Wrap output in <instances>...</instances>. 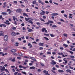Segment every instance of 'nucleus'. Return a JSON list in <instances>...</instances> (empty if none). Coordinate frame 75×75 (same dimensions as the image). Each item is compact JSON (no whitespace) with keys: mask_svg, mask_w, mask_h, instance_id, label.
Instances as JSON below:
<instances>
[{"mask_svg":"<svg viewBox=\"0 0 75 75\" xmlns=\"http://www.w3.org/2000/svg\"><path fill=\"white\" fill-rule=\"evenodd\" d=\"M16 13H21L22 11V9L20 8H18L16 10Z\"/></svg>","mask_w":75,"mask_h":75,"instance_id":"obj_1","label":"nucleus"},{"mask_svg":"<svg viewBox=\"0 0 75 75\" xmlns=\"http://www.w3.org/2000/svg\"><path fill=\"white\" fill-rule=\"evenodd\" d=\"M54 22L52 21H48V22L46 23H44L45 24H47V25H49V24H50V23H53Z\"/></svg>","mask_w":75,"mask_h":75,"instance_id":"obj_2","label":"nucleus"},{"mask_svg":"<svg viewBox=\"0 0 75 75\" xmlns=\"http://www.w3.org/2000/svg\"><path fill=\"white\" fill-rule=\"evenodd\" d=\"M52 69V70H51V71H52V72H53V73H54V74H57L55 71H54L56 70V68H55L53 67Z\"/></svg>","mask_w":75,"mask_h":75,"instance_id":"obj_3","label":"nucleus"},{"mask_svg":"<svg viewBox=\"0 0 75 75\" xmlns=\"http://www.w3.org/2000/svg\"><path fill=\"white\" fill-rule=\"evenodd\" d=\"M41 11L42 12H41V13H40V15H44V14L45 13V12L42 10H41Z\"/></svg>","mask_w":75,"mask_h":75,"instance_id":"obj_4","label":"nucleus"},{"mask_svg":"<svg viewBox=\"0 0 75 75\" xmlns=\"http://www.w3.org/2000/svg\"><path fill=\"white\" fill-rule=\"evenodd\" d=\"M4 23L7 25H9V24H10V23H9V21L8 20L6 21V22H4Z\"/></svg>","mask_w":75,"mask_h":75,"instance_id":"obj_5","label":"nucleus"},{"mask_svg":"<svg viewBox=\"0 0 75 75\" xmlns=\"http://www.w3.org/2000/svg\"><path fill=\"white\" fill-rule=\"evenodd\" d=\"M13 20L14 21V24H15V25H17V22H16V21H16V19H15V18H16V17L15 16H13Z\"/></svg>","mask_w":75,"mask_h":75,"instance_id":"obj_6","label":"nucleus"},{"mask_svg":"<svg viewBox=\"0 0 75 75\" xmlns=\"http://www.w3.org/2000/svg\"><path fill=\"white\" fill-rule=\"evenodd\" d=\"M11 35L12 36H13L14 37L16 36V32H13L11 33Z\"/></svg>","mask_w":75,"mask_h":75,"instance_id":"obj_7","label":"nucleus"},{"mask_svg":"<svg viewBox=\"0 0 75 75\" xmlns=\"http://www.w3.org/2000/svg\"><path fill=\"white\" fill-rule=\"evenodd\" d=\"M4 39L5 41H7L8 40V36L7 35H6L4 37Z\"/></svg>","mask_w":75,"mask_h":75,"instance_id":"obj_8","label":"nucleus"},{"mask_svg":"<svg viewBox=\"0 0 75 75\" xmlns=\"http://www.w3.org/2000/svg\"><path fill=\"white\" fill-rule=\"evenodd\" d=\"M1 14H2L3 16H8V14L7 12H2L1 13Z\"/></svg>","mask_w":75,"mask_h":75,"instance_id":"obj_9","label":"nucleus"},{"mask_svg":"<svg viewBox=\"0 0 75 75\" xmlns=\"http://www.w3.org/2000/svg\"><path fill=\"white\" fill-rule=\"evenodd\" d=\"M58 55H62V56L63 57H65V55H64V54H63V53H62V52H61V53H58Z\"/></svg>","mask_w":75,"mask_h":75,"instance_id":"obj_10","label":"nucleus"},{"mask_svg":"<svg viewBox=\"0 0 75 75\" xmlns=\"http://www.w3.org/2000/svg\"><path fill=\"white\" fill-rule=\"evenodd\" d=\"M58 14L57 13H53L51 14V16H58Z\"/></svg>","mask_w":75,"mask_h":75,"instance_id":"obj_11","label":"nucleus"},{"mask_svg":"<svg viewBox=\"0 0 75 75\" xmlns=\"http://www.w3.org/2000/svg\"><path fill=\"white\" fill-rule=\"evenodd\" d=\"M51 64L52 65H55V64H56V62H54V60H53L51 63Z\"/></svg>","mask_w":75,"mask_h":75,"instance_id":"obj_12","label":"nucleus"},{"mask_svg":"<svg viewBox=\"0 0 75 75\" xmlns=\"http://www.w3.org/2000/svg\"><path fill=\"white\" fill-rule=\"evenodd\" d=\"M6 3H7L6 2H5L4 3V6H3V8H5L6 6H7V4H6Z\"/></svg>","mask_w":75,"mask_h":75,"instance_id":"obj_13","label":"nucleus"},{"mask_svg":"<svg viewBox=\"0 0 75 75\" xmlns=\"http://www.w3.org/2000/svg\"><path fill=\"white\" fill-rule=\"evenodd\" d=\"M38 1L39 3H40V4H42V5H44V4L43 2H42V1H41V0H39Z\"/></svg>","mask_w":75,"mask_h":75,"instance_id":"obj_14","label":"nucleus"},{"mask_svg":"<svg viewBox=\"0 0 75 75\" xmlns=\"http://www.w3.org/2000/svg\"><path fill=\"white\" fill-rule=\"evenodd\" d=\"M66 71L67 72H69V73H70V74H71V73H72V72H71V70L69 69H67L66 70Z\"/></svg>","mask_w":75,"mask_h":75,"instance_id":"obj_15","label":"nucleus"},{"mask_svg":"<svg viewBox=\"0 0 75 75\" xmlns=\"http://www.w3.org/2000/svg\"><path fill=\"white\" fill-rule=\"evenodd\" d=\"M23 16H25L26 17H28V15L26 14L25 13H23Z\"/></svg>","mask_w":75,"mask_h":75,"instance_id":"obj_16","label":"nucleus"},{"mask_svg":"<svg viewBox=\"0 0 75 75\" xmlns=\"http://www.w3.org/2000/svg\"><path fill=\"white\" fill-rule=\"evenodd\" d=\"M4 34V32L3 31L0 32V36H1L2 35H3Z\"/></svg>","mask_w":75,"mask_h":75,"instance_id":"obj_17","label":"nucleus"},{"mask_svg":"<svg viewBox=\"0 0 75 75\" xmlns=\"http://www.w3.org/2000/svg\"><path fill=\"white\" fill-rule=\"evenodd\" d=\"M39 45L41 46V47H43V45H44V43H40L39 44Z\"/></svg>","mask_w":75,"mask_h":75,"instance_id":"obj_18","label":"nucleus"},{"mask_svg":"<svg viewBox=\"0 0 75 75\" xmlns=\"http://www.w3.org/2000/svg\"><path fill=\"white\" fill-rule=\"evenodd\" d=\"M5 67H4V66L3 67L2 69H0L1 71H5Z\"/></svg>","mask_w":75,"mask_h":75,"instance_id":"obj_19","label":"nucleus"},{"mask_svg":"<svg viewBox=\"0 0 75 75\" xmlns=\"http://www.w3.org/2000/svg\"><path fill=\"white\" fill-rule=\"evenodd\" d=\"M28 22L29 23H31L32 24H33V22L31 20H29L28 21Z\"/></svg>","mask_w":75,"mask_h":75,"instance_id":"obj_20","label":"nucleus"},{"mask_svg":"<svg viewBox=\"0 0 75 75\" xmlns=\"http://www.w3.org/2000/svg\"><path fill=\"white\" fill-rule=\"evenodd\" d=\"M35 67H34V66H33L32 67H30V69H35Z\"/></svg>","mask_w":75,"mask_h":75,"instance_id":"obj_21","label":"nucleus"},{"mask_svg":"<svg viewBox=\"0 0 75 75\" xmlns=\"http://www.w3.org/2000/svg\"><path fill=\"white\" fill-rule=\"evenodd\" d=\"M58 71L59 72H61L62 73L64 72V71L62 70H58Z\"/></svg>","mask_w":75,"mask_h":75,"instance_id":"obj_22","label":"nucleus"},{"mask_svg":"<svg viewBox=\"0 0 75 75\" xmlns=\"http://www.w3.org/2000/svg\"><path fill=\"white\" fill-rule=\"evenodd\" d=\"M33 31V29H30V28H29L28 29V32H32V31Z\"/></svg>","mask_w":75,"mask_h":75,"instance_id":"obj_23","label":"nucleus"},{"mask_svg":"<svg viewBox=\"0 0 75 75\" xmlns=\"http://www.w3.org/2000/svg\"><path fill=\"white\" fill-rule=\"evenodd\" d=\"M36 1H37V0H35L34 1H33V4H36Z\"/></svg>","mask_w":75,"mask_h":75,"instance_id":"obj_24","label":"nucleus"},{"mask_svg":"<svg viewBox=\"0 0 75 75\" xmlns=\"http://www.w3.org/2000/svg\"><path fill=\"white\" fill-rule=\"evenodd\" d=\"M11 61H12V62H15L16 61V59H15V57H14L13 59H12Z\"/></svg>","mask_w":75,"mask_h":75,"instance_id":"obj_25","label":"nucleus"},{"mask_svg":"<svg viewBox=\"0 0 75 75\" xmlns=\"http://www.w3.org/2000/svg\"><path fill=\"white\" fill-rule=\"evenodd\" d=\"M64 36V37H68V35L66 33H64L63 34Z\"/></svg>","mask_w":75,"mask_h":75,"instance_id":"obj_26","label":"nucleus"},{"mask_svg":"<svg viewBox=\"0 0 75 75\" xmlns=\"http://www.w3.org/2000/svg\"><path fill=\"white\" fill-rule=\"evenodd\" d=\"M46 28H42V32H44L45 31V29Z\"/></svg>","mask_w":75,"mask_h":75,"instance_id":"obj_27","label":"nucleus"},{"mask_svg":"<svg viewBox=\"0 0 75 75\" xmlns=\"http://www.w3.org/2000/svg\"><path fill=\"white\" fill-rule=\"evenodd\" d=\"M40 20L41 21H43L44 22H45V21L44 20V19H42L41 18H39Z\"/></svg>","mask_w":75,"mask_h":75,"instance_id":"obj_28","label":"nucleus"},{"mask_svg":"<svg viewBox=\"0 0 75 75\" xmlns=\"http://www.w3.org/2000/svg\"><path fill=\"white\" fill-rule=\"evenodd\" d=\"M69 67L70 69H73V70L75 71V67L74 68V69H73V67H71V66H69Z\"/></svg>","mask_w":75,"mask_h":75,"instance_id":"obj_29","label":"nucleus"},{"mask_svg":"<svg viewBox=\"0 0 75 75\" xmlns=\"http://www.w3.org/2000/svg\"><path fill=\"white\" fill-rule=\"evenodd\" d=\"M18 54H19V56H20V57L21 56H23V54L21 53H18Z\"/></svg>","mask_w":75,"mask_h":75,"instance_id":"obj_30","label":"nucleus"},{"mask_svg":"<svg viewBox=\"0 0 75 75\" xmlns=\"http://www.w3.org/2000/svg\"><path fill=\"white\" fill-rule=\"evenodd\" d=\"M50 35L51 37H55V35L52 34H50Z\"/></svg>","mask_w":75,"mask_h":75,"instance_id":"obj_31","label":"nucleus"},{"mask_svg":"<svg viewBox=\"0 0 75 75\" xmlns=\"http://www.w3.org/2000/svg\"><path fill=\"white\" fill-rule=\"evenodd\" d=\"M44 38L46 40H47V41H48L49 40V39L48 38H47L46 37H44Z\"/></svg>","mask_w":75,"mask_h":75,"instance_id":"obj_32","label":"nucleus"},{"mask_svg":"<svg viewBox=\"0 0 75 75\" xmlns=\"http://www.w3.org/2000/svg\"><path fill=\"white\" fill-rule=\"evenodd\" d=\"M44 35H46V36H49V35H50L48 34L44 33Z\"/></svg>","mask_w":75,"mask_h":75,"instance_id":"obj_33","label":"nucleus"},{"mask_svg":"<svg viewBox=\"0 0 75 75\" xmlns=\"http://www.w3.org/2000/svg\"><path fill=\"white\" fill-rule=\"evenodd\" d=\"M22 73L23 74H24L25 75H27V73H26L25 71H22Z\"/></svg>","mask_w":75,"mask_h":75,"instance_id":"obj_34","label":"nucleus"},{"mask_svg":"<svg viewBox=\"0 0 75 75\" xmlns=\"http://www.w3.org/2000/svg\"><path fill=\"white\" fill-rule=\"evenodd\" d=\"M13 54L15 56H17V54L15 52L13 53Z\"/></svg>","mask_w":75,"mask_h":75,"instance_id":"obj_35","label":"nucleus"},{"mask_svg":"<svg viewBox=\"0 0 75 75\" xmlns=\"http://www.w3.org/2000/svg\"><path fill=\"white\" fill-rule=\"evenodd\" d=\"M63 46H65L66 47H68V45H66L65 44H64L63 45Z\"/></svg>","mask_w":75,"mask_h":75,"instance_id":"obj_36","label":"nucleus"},{"mask_svg":"<svg viewBox=\"0 0 75 75\" xmlns=\"http://www.w3.org/2000/svg\"><path fill=\"white\" fill-rule=\"evenodd\" d=\"M45 74L46 75H50V74H48V71H47V72L45 73Z\"/></svg>","mask_w":75,"mask_h":75,"instance_id":"obj_37","label":"nucleus"},{"mask_svg":"<svg viewBox=\"0 0 75 75\" xmlns=\"http://www.w3.org/2000/svg\"><path fill=\"white\" fill-rule=\"evenodd\" d=\"M64 16L66 18H68V16H67V15L66 14H64Z\"/></svg>","mask_w":75,"mask_h":75,"instance_id":"obj_38","label":"nucleus"},{"mask_svg":"<svg viewBox=\"0 0 75 75\" xmlns=\"http://www.w3.org/2000/svg\"><path fill=\"white\" fill-rule=\"evenodd\" d=\"M60 50H64V47H60Z\"/></svg>","mask_w":75,"mask_h":75,"instance_id":"obj_39","label":"nucleus"},{"mask_svg":"<svg viewBox=\"0 0 75 75\" xmlns=\"http://www.w3.org/2000/svg\"><path fill=\"white\" fill-rule=\"evenodd\" d=\"M39 48L40 50H43V49H44V48L43 47H40Z\"/></svg>","mask_w":75,"mask_h":75,"instance_id":"obj_40","label":"nucleus"},{"mask_svg":"<svg viewBox=\"0 0 75 75\" xmlns=\"http://www.w3.org/2000/svg\"><path fill=\"white\" fill-rule=\"evenodd\" d=\"M5 71L6 72H8V73H9V71H8V70H7V69H5Z\"/></svg>","mask_w":75,"mask_h":75,"instance_id":"obj_41","label":"nucleus"},{"mask_svg":"<svg viewBox=\"0 0 75 75\" xmlns=\"http://www.w3.org/2000/svg\"><path fill=\"white\" fill-rule=\"evenodd\" d=\"M13 2L14 3H15V4H17V1H14Z\"/></svg>","mask_w":75,"mask_h":75,"instance_id":"obj_42","label":"nucleus"},{"mask_svg":"<svg viewBox=\"0 0 75 75\" xmlns=\"http://www.w3.org/2000/svg\"><path fill=\"white\" fill-rule=\"evenodd\" d=\"M18 74V72H16L14 73V75H16Z\"/></svg>","mask_w":75,"mask_h":75,"instance_id":"obj_43","label":"nucleus"},{"mask_svg":"<svg viewBox=\"0 0 75 75\" xmlns=\"http://www.w3.org/2000/svg\"><path fill=\"white\" fill-rule=\"evenodd\" d=\"M47 71L44 70L43 71V73H47Z\"/></svg>","mask_w":75,"mask_h":75,"instance_id":"obj_44","label":"nucleus"},{"mask_svg":"<svg viewBox=\"0 0 75 75\" xmlns=\"http://www.w3.org/2000/svg\"><path fill=\"white\" fill-rule=\"evenodd\" d=\"M69 52H70V54H74V52L71 51H69Z\"/></svg>","mask_w":75,"mask_h":75,"instance_id":"obj_45","label":"nucleus"},{"mask_svg":"<svg viewBox=\"0 0 75 75\" xmlns=\"http://www.w3.org/2000/svg\"><path fill=\"white\" fill-rule=\"evenodd\" d=\"M57 27V25H53L52 26V28Z\"/></svg>","mask_w":75,"mask_h":75,"instance_id":"obj_46","label":"nucleus"},{"mask_svg":"<svg viewBox=\"0 0 75 75\" xmlns=\"http://www.w3.org/2000/svg\"><path fill=\"white\" fill-rule=\"evenodd\" d=\"M12 30H16V27H13V28H12Z\"/></svg>","mask_w":75,"mask_h":75,"instance_id":"obj_47","label":"nucleus"},{"mask_svg":"<svg viewBox=\"0 0 75 75\" xmlns=\"http://www.w3.org/2000/svg\"><path fill=\"white\" fill-rule=\"evenodd\" d=\"M70 57H71V58H75V57L74 56H70Z\"/></svg>","mask_w":75,"mask_h":75,"instance_id":"obj_48","label":"nucleus"},{"mask_svg":"<svg viewBox=\"0 0 75 75\" xmlns=\"http://www.w3.org/2000/svg\"><path fill=\"white\" fill-rule=\"evenodd\" d=\"M72 62L71 61H70L69 62V63L68 64V65H71V63Z\"/></svg>","mask_w":75,"mask_h":75,"instance_id":"obj_49","label":"nucleus"},{"mask_svg":"<svg viewBox=\"0 0 75 75\" xmlns=\"http://www.w3.org/2000/svg\"><path fill=\"white\" fill-rule=\"evenodd\" d=\"M16 44L17 45H16L15 46H18V43L16 42Z\"/></svg>","mask_w":75,"mask_h":75,"instance_id":"obj_50","label":"nucleus"},{"mask_svg":"<svg viewBox=\"0 0 75 75\" xmlns=\"http://www.w3.org/2000/svg\"><path fill=\"white\" fill-rule=\"evenodd\" d=\"M22 68H23V69H26V68H27V67L23 66Z\"/></svg>","mask_w":75,"mask_h":75,"instance_id":"obj_51","label":"nucleus"},{"mask_svg":"<svg viewBox=\"0 0 75 75\" xmlns=\"http://www.w3.org/2000/svg\"><path fill=\"white\" fill-rule=\"evenodd\" d=\"M40 64L42 66V67H44V64L42 63H40Z\"/></svg>","mask_w":75,"mask_h":75,"instance_id":"obj_52","label":"nucleus"},{"mask_svg":"<svg viewBox=\"0 0 75 75\" xmlns=\"http://www.w3.org/2000/svg\"><path fill=\"white\" fill-rule=\"evenodd\" d=\"M4 67H7V66H8V65H7V64H5L4 65Z\"/></svg>","mask_w":75,"mask_h":75,"instance_id":"obj_53","label":"nucleus"},{"mask_svg":"<svg viewBox=\"0 0 75 75\" xmlns=\"http://www.w3.org/2000/svg\"><path fill=\"white\" fill-rule=\"evenodd\" d=\"M61 13H65V11H64V10L62 11H61Z\"/></svg>","mask_w":75,"mask_h":75,"instance_id":"obj_54","label":"nucleus"},{"mask_svg":"<svg viewBox=\"0 0 75 75\" xmlns=\"http://www.w3.org/2000/svg\"><path fill=\"white\" fill-rule=\"evenodd\" d=\"M12 12H13V11H11L8 12V14H11Z\"/></svg>","mask_w":75,"mask_h":75,"instance_id":"obj_55","label":"nucleus"},{"mask_svg":"<svg viewBox=\"0 0 75 75\" xmlns=\"http://www.w3.org/2000/svg\"><path fill=\"white\" fill-rule=\"evenodd\" d=\"M17 58L18 59H21V57H17Z\"/></svg>","mask_w":75,"mask_h":75,"instance_id":"obj_56","label":"nucleus"},{"mask_svg":"<svg viewBox=\"0 0 75 75\" xmlns=\"http://www.w3.org/2000/svg\"><path fill=\"white\" fill-rule=\"evenodd\" d=\"M47 54H51V52H47Z\"/></svg>","mask_w":75,"mask_h":75,"instance_id":"obj_57","label":"nucleus"},{"mask_svg":"<svg viewBox=\"0 0 75 75\" xmlns=\"http://www.w3.org/2000/svg\"><path fill=\"white\" fill-rule=\"evenodd\" d=\"M36 24H37V25H40V23L37 22V23H36Z\"/></svg>","mask_w":75,"mask_h":75,"instance_id":"obj_58","label":"nucleus"},{"mask_svg":"<svg viewBox=\"0 0 75 75\" xmlns=\"http://www.w3.org/2000/svg\"><path fill=\"white\" fill-rule=\"evenodd\" d=\"M25 19L26 20V21H28V19L26 18H25Z\"/></svg>","mask_w":75,"mask_h":75,"instance_id":"obj_59","label":"nucleus"},{"mask_svg":"<svg viewBox=\"0 0 75 75\" xmlns=\"http://www.w3.org/2000/svg\"><path fill=\"white\" fill-rule=\"evenodd\" d=\"M45 3H49V2H48V1H45Z\"/></svg>","mask_w":75,"mask_h":75,"instance_id":"obj_60","label":"nucleus"},{"mask_svg":"<svg viewBox=\"0 0 75 75\" xmlns=\"http://www.w3.org/2000/svg\"><path fill=\"white\" fill-rule=\"evenodd\" d=\"M3 26L4 27H6V25L5 24H3Z\"/></svg>","mask_w":75,"mask_h":75,"instance_id":"obj_61","label":"nucleus"},{"mask_svg":"<svg viewBox=\"0 0 75 75\" xmlns=\"http://www.w3.org/2000/svg\"><path fill=\"white\" fill-rule=\"evenodd\" d=\"M18 75H21V74L20 73H18Z\"/></svg>","mask_w":75,"mask_h":75,"instance_id":"obj_62","label":"nucleus"},{"mask_svg":"<svg viewBox=\"0 0 75 75\" xmlns=\"http://www.w3.org/2000/svg\"><path fill=\"white\" fill-rule=\"evenodd\" d=\"M8 20L9 21H11V19L10 18H9Z\"/></svg>","mask_w":75,"mask_h":75,"instance_id":"obj_63","label":"nucleus"},{"mask_svg":"<svg viewBox=\"0 0 75 75\" xmlns=\"http://www.w3.org/2000/svg\"><path fill=\"white\" fill-rule=\"evenodd\" d=\"M43 18H46V16H43Z\"/></svg>","mask_w":75,"mask_h":75,"instance_id":"obj_64","label":"nucleus"}]
</instances>
